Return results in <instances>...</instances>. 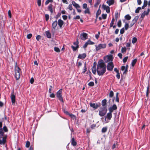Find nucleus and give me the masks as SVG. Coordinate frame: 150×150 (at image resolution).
<instances>
[{
    "label": "nucleus",
    "mask_w": 150,
    "mask_h": 150,
    "mask_svg": "<svg viewBox=\"0 0 150 150\" xmlns=\"http://www.w3.org/2000/svg\"><path fill=\"white\" fill-rule=\"evenodd\" d=\"M114 67V65L112 62H109L107 66V69L108 71H111L112 70Z\"/></svg>",
    "instance_id": "obj_9"
},
{
    "label": "nucleus",
    "mask_w": 150,
    "mask_h": 150,
    "mask_svg": "<svg viewBox=\"0 0 150 150\" xmlns=\"http://www.w3.org/2000/svg\"><path fill=\"white\" fill-rule=\"evenodd\" d=\"M115 2L114 0H109L107 1V3L108 4L109 6L113 5Z\"/></svg>",
    "instance_id": "obj_20"
},
{
    "label": "nucleus",
    "mask_w": 150,
    "mask_h": 150,
    "mask_svg": "<svg viewBox=\"0 0 150 150\" xmlns=\"http://www.w3.org/2000/svg\"><path fill=\"white\" fill-rule=\"evenodd\" d=\"M107 16V14H103L102 15V18L103 19H105L106 18Z\"/></svg>",
    "instance_id": "obj_51"
},
{
    "label": "nucleus",
    "mask_w": 150,
    "mask_h": 150,
    "mask_svg": "<svg viewBox=\"0 0 150 150\" xmlns=\"http://www.w3.org/2000/svg\"><path fill=\"white\" fill-rule=\"evenodd\" d=\"M48 10L50 11L51 14L53 13L52 5V4H50L48 7Z\"/></svg>",
    "instance_id": "obj_19"
},
{
    "label": "nucleus",
    "mask_w": 150,
    "mask_h": 150,
    "mask_svg": "<svg viewBox=\"0 0 150 150\" xmlns=\"http://www.w3.org/2000/svg\"><path fill=\"white\" fill-rule=\"evenodd\" d=\"M101 13V11L100 10V8H99V9L97 11L96 15V18L97 19L98 16Z\"/></svg>",
    "instance_id": "obj_24"
},
{
    "label": "nucleus",
    "mask_w": 150,
    "mask_h": 150,
    "mask_svg": "<svg viewBox=\"0 0 150 150\" xmlns=\"http://www.w3.org/2000/svg\"><path fill=\"white\" fill-rule=\"evenodd\" d=\"M7 141H0V145H5L6 147H7L6 142Z\"/></svg>",
    "instance_id": "obj_31"
},
{
    "label": "nucleus",
    "mask_w": 150,
    "mask_h": 150,
    "mask_svg": "<svg viewBox=\"0 0 150 150\" xmlns=\"http://www.w3.org/2000/svg\"><path fill=\"white\" fill-rule=\"evenodd\" d=\"M149 86L148 85L147 87V90L146 91V96L148 97L149 93Z\"/></svg>",
    "instance_id": "obj_40"
},
{
    "label": "nucleus",
    "mask_w": 150,
    "mask_h": 150,
    "mask_svg": "<svg viewBox=\"0 0 150 150\" xmlns=\"http://www.w3.org/2000/svg\"><path fill=\"white\" fill-rule=\"evenodd\" d=\"M137 61V59H135L134 60L132 61L131 62L132 66L133 67H134L136 64Z\"/></svg>",
    "instance_id": "obj_23"
},
{
    "label": "nucleus",
    "mask_w": 150,
    "mask_h": 150,
    "mask_svg": "<svg viewBox=\"0 0 150 150\" xmlns=\"http://www.w3.org/2000/svg\"><path fill=\"white\" fill-rule=\"evenodd\" d=\"M41 36L40 35H38L37 36L36 39L38 41H39L40 39H41Z\"/></svg>",
    "instance_id": "obj_64"
},
{
    "label": "nucleus",
    "mask_w": 150,
    "mask_h": 150,
    "mask_svg": "<svg viewBox=\"0 0 150 150\" xmlns=\"http://www.w3.org/2000/svg\"><path fill=\"white\" fill-rule=\"evenodd\" d=\"M106 47V44H100L96 47V51H98L101 49L105 48Z\"/></svg>",
    "instance_id": "obj_11"
},
{
    "label": "nucleus",
    "mask_w": 150,
    "mask_h": 150,
    "mask_svg": "<svg viewBox=\"0 0 150 150\" xmlns=\"http://www.w3.org/2000/svg\"><path fill=\"white\" fill-rule=\"evenodd\" d=\"M54 50L57 52H60V50L59 48L57 47H54Z\"/></svg>",
    "instance_id": "obj_38"
},
{
    "label": "nucleus",
    "mask_w": 150,
    "mask_h": 150,
    "mask_svg": "<svg viewBox=\"0 0 150 150\" xmlns=\"http://www.w3.org/2000/svg\"><path fill=\"white\" fill-rule=\"evenodd\" d=\"M125 32V29L124 28H122L120 30V33L121 34H123Z\"/></svg>",
    "instance_id": "obj_53"
},
{
    "label": "nucleus",
    "mask_w": 150,
    "mask_h": 150,
    "mask_svg": "<svg viewBox=\"0 0 150 150\" xmlns=\"http://www.w3.org/2000/svg\"><path fill=\"white\" fill-rule=\"evenodd\" d=\"M112 109L115 110L117 109V108L116 105L115 104H114L113 105L112 107H111Z\"/></svg>",
    "instance_id": "obj_42"
},
{
    "label": "nucleus",
    "mask_w": 150,
    "mask_h": 150,
    "mask_svg": "<svg viewBox=\"0 0 150 150\" xmlns=\"http://www.w3.org/2000/svg\"><path fill=\"white\" fill-rule=\"evenodd\" d=\"M57 23H58V25H59L60 28H62V26L64 24V21L61 19L58 20Z\"/></svg>",
    "instance_id": "obj_16"
},
{
    "label": "nucleus",
    "mask_w": 150,
    "mask_h": 150,
    "mask_svg": "<svg viewBox=\"0 0 150 150\" xmlns=\"http://www.w3.org/2000/svg\"><path fill=\"white\" fill-rule=\"evenodd\" d=\"M71 144L73 146H75L77 144L76 141H71Z\"/></svg>",
    "instance_id": "obj_60"
},
{
    "label": "nucleus",
    "mask_w": 150,
    "mask_h": 150,
    "mask_svg": "<svg viewBox=\"0 0 150 150\" xmlns=\"http://www.w3.org/2000/svg\"><path fill=\"white\" fill-rule=\"evenodd\" d=\"M109 112L112 114V113L113 112L114 110L112 109V108L111 107H110L109 108Z\"/></svg>",
    "instance_id": "obj_61"
},
{
    "label": "nucleus",
    "mask_w": 150,
    "mask_h": 150,
    "mask_svg": "<svg viewBox=\"0 0 150 150\" xmlns=\"http://www.w3.org/2000/svg\"><path fill=\"white\" fill-rule=\"evenodd\" d=\"M139 18V16H136L134 17L133 20L135 22H136Z\"/></svg>",
    "instance_id": "obj_47"
},
{
    "label": "nucleus",
    "mask_w": 150,
    "mask_h": 150,
    "mask_svg": "<svg viewBox=\"0 0 150 150\" xmlns=\"http://www.w3.org/2000/svg\"><path fill=\"white\" fill-rule=\"evenodd\" d=\"M21 73H15V77L17 80L19 79L20 77Z\"/></svg>",
    "instance_id": "obj_22"
},
{
    "label": "nucleus",
    "mask_w": 150,
    "mask_h": 150,
    "mask_svg": "<svg viewBox=\"0 0 150 150\" xmlns=\"http://www.w3.org/2000/svg\"><path fill=\"white\" fill-rule=\"evenodd\" d=\"M129 25L127 23H125V28L126 30H127L129 28Z\"/></svg>",
    "instance_id": "obj_41"
},
{
    "label": "nucleus",
    "mask_w": 150,
    "mask_h": 150,
    "mask_svg": "<svg viewBox=\"0 0 150 150\" xmlns=\"http://www.w3.org/2000/svg\"><path fill=\"white\" fill-rule=\"evenodd\" d=\"M137 41V39L136 37H134L132 40V42L133 44L135 43Z\"/></svg>",
    "instance_id": "obj_35"
},
{
    "label": "nucleus",
    "mask_w": 150,
    "mask_h": 150,
    "mask_svg": "<svg viewBox=\"0 0 150 150\" xmlns=\"http://www.w3.org/2000/svg\"><path fill=\"white\" fill-rule=\"evenodd\" d=\"M141 8L140 7H138L135 10V12L136 13H138L139 11L141 10Z\"/></svg>",
    "instance_id": "obj_45"
},
{
    "label": "nucleus",
    "mask_w": 150,
    "mask_h": 150,
    "mask_svg": "<svg viewBox=\"0 0 150 150\" xmlns=\"http://www.w3.org/2000/svg\"><path fill=\"white\" fill-rule=\"evenodd\" d=\"M2 122H0V138H2V139H0V141H6L7 137V135H4L3 131H2Z\"/></svg>",
    "instance_id": "obj_2"
},
{
    "label": "nucleus",
    "mask_w": 150,
    "mask_h": 150,
    "mask_svg": "<svg viewBox=\"0 0 150 150\" xmlns=\"http://www.w3.org/2000/svg\"><path fill=\"white\" fill-rule=\"evenodd\" d=\"M88 85L90 86H93L94 85V83L93 81H91L88 83Z\"/></svg>",
    "instance_id": "obj_50"
},
{
    "label": "nucleus",
    "mask_w": 150,
    "mask_h": 150,
    "mask_svg": "<svg viewBox=\"0 0 150 150\" xmlns=\"http://www.w3.org/2000/svg\"><path fill=\"white\" fill-rule=\"evenodd\" d=\"M125 19L127 20H130L131 18V16L129 14L126 15L125 16Z\"/></svg>",
    "instance_id": "obj_25"
},
{
    "label": "nucleus",
    "mask_w": 150,
    "mask_h": 150,
    "mask_svg": "<svg viewBox=\"0 0 150 150\" xmlns=\"http://www.w3.org/2000/svg\"><path fill=\"white\" fill-rule=\"evenodd\" d=\"M88 34L85 33L83 32L80 35V38L83 40L84 41L88 38Z\"/></svg>",
    "instance_id": "obj_7"
},
{
    "label": "nucleus",
    "mask_w": 150,
    "mask_h": 150,
    "mask_svg": "<svg viewBox=\"0 0 150 150\" xmlns=\"http://www.w3.org/2000/svg\"><path fill=\"white\" fill-rule=\"evenodd\" d=\"M114 57L112 55H107L106 57H104V59L105 63H107L108 62L112 61L113 60Z\"/></svg>",
    "instance_id": "obj_5"
},
{
    "label": "nucleus",
    "mask_w": 150,
    "mask_h": 150,
    "mask_svg": "<svg viewBox=\"0 0 150 150\" xmlns=\"http://www.w3.org/2000/svg\"><path fill=\"white\" fill-rule=\"evenodd\" d=\"M87 5L86 4H83V9H86L87 8Z\"/></svg>",
    "instance_id": "obj_56"
},
{
    "label": "nucleus",
    "mask_w": 150,
    "mask_h": 150,
    "mask_svg": "<svg viewBox=\"0 0 150 150\" xmlns=\"http://www.w3.org/2000/svg\"><path fill=\"white\" fill-rule=\"evenodd\" d=\"M86 56V54L85 53H83L82 54H79L78 57V58L79 59H85Z\"/></svg>",
    "instance_id": "obj_17"
},
{
    "label": "nucleus",
    "mask_w": 150,
    "mask_h": 150,
    "mask_svg": "<svg viewBox=\"0 0 150 150\" xmlns=\"http://www.w3.org/2000/svg\"><path fill=\"white\" fill-rule=\"evenodd\" d=\"M2 129V131L4 130V132H8V129L6 125H4Z\"/></svg>",
    "instance_id": "obj_28"
},
{
    "label": "nucleus",
    "mask_w": 150,
    "mask_h": 150,
    "mask_svg": "<svg viewBox=\"0 0 150 150\" xmlns=\"http://www.w3.org/2000/svg\"><path fill=\"white\" fill-rule=\"evenodd\" d=\"M107 100L105 99L103 100L101 102L102 107H107Z\"/></svg>",
    "instance_id": "obj_18"
},
{
    "label": "nucleus",
    "mask_w": 150,
    "mask_h": 150,
    "mask_svg": "<svg viewBox=\"0 0 150 150\" xmlns=\"http://www.w3.org/2000/svg\"><path fill=\"white\" fill-rule=\"evenodd\" d=\"M128 57L127 56L125 57L123 59V61L124 63H125L127 61V60L128 59Z\"/></svg>",
    "instance_id": "obj_49"
},
{
    "label": "nucleus",
    "mask_w": 150,
    "mask_h": 150,
    "mask_svg": "<svg viewBox=\"0 0 150 150\" xmlns=\"http://www.w3.org/2000/svg\"><path fill=\"white\" fill-rule=\"evenodd\" d=\"M100 110H99V115L101 117L104 116L106 114L107 109V107H101L100 108Z\"/></svg>",
    "instance_id": "obj_3"
},
{
    "label": "nucleus",
    "mask_w": 150,
    "mask_h": 150,
    "mask_svg": "<svg viewBox=\"0 0 150 150\" xmlns=\"http://www.w3.org/2000/svg\"><path fill=\"white\" fill-rule=\"evenodd\" d=\"M107 130V127H103L101 130L102 132V133H105V132Z\"/></svg>",
    "instance_id": "obj_27"
},
{
    "label": "nucleus",
    "mask_w": 150,
    "mask_h": 150,
    "mask_svg": "<svg viewBox=\"0 0 150 150\" xmlns=\"http://www.w3.org/2000/svg\"><path fill=\"white\" fill-rule=\"evenodd\" d=\"M119 17V15L118 12H117L115 13V17L116 20L117 21L118 17Z\"/></svg>",
    "instance_id": "obj_43"
},
{
    "label": "nucleus",
    "mask_w": 150,
    "mask_h": 150,
    "mask_svg": "<svg viewBox=\"0 0 150 150\" xmlns=\"http://www.w3.org/2000/svg\"><path fill=\"white\" fill-rule=\"evenodd\" d=\"M118 95L119 93L118 92H117L116 93L115 101L118 103H119V99L118 97Z\"/></svg>",
    "instance_id": "obj_29"
},
{
    "label": "nucleus",
    "mask_w": 150,
    "mask_h": 150,
    "mask_svg": "<svg viewBox=\"0 0 150 150\" xmlns=\"http://www.w3.org/2000/svg\"><path fill=\"white\" fill-rule=\"evenodd\" d=\"M62 89H59L57 92L56 96L59 100L62 103H64V102L62 96Z\"/></svg>",
    "instance_id": "obj_4"
},
{
    "label": "nucleus",
    "mask_w": 150,
    "mask_h": 150,
    "mask_svg": "<svg viewBox=\"0 0 150 150\" xmlns=\"http://www.w3.org/2000/svg\"><path fill=\"white\" fill-rule=\"evenodd\" d=\"M57 20L54 21L52 24V28L51 31L52 33L54 34L55 33L56 30V27L57 25Z\"/></svg>",
    "instance_id": "obj_6"
},
{
    "label": "nucleus",
    "mask_w": 150,
    "mask_h": 150,
    "mask_svg": "<svg viewBox=\"0 0 150 150\" xmlns=\"http://www.w3.org/2000/svg\"><path fill=\"white\" fill-rule=\"evenodd\" d=\"M10 97L12 105L14 104L16 101V96L14 95L13 92L11 94Z\"/></svg>",
    "instance_id": "obj_12"
},
{
    "label": "nucleus",
    "mask_w": 150,
    "mask_h": 150,
    "mask_svg": "<svg viewBox=\"0 0 150 150\" xmlns=\"http://www.w3.org/2000/svg\"><path fill=\"white\" fill-rule=\"evenodd\" d=\"M8 17L9 18H11V11L10 10H9L8 11Z\"/></svg>",
    "instance_id": "obj_54"
},
{
    "label": "nucleus",
    "mask_w": 150,
    "mask_h": 150,
    "mask_svg": "<svg viewBox=\"0 0 150 150\" xmlns=\"http://www.w3.org/2000/svg\"><path fill=\"white\" fill-rule=\"evenodd\" d=\"M86 42L88 43V45H93L94 44V43L91 41L90 40H88Z\"/></svg>",
    "instance_id": "obj_36"
},
{
    "label": "nucleus",
    "mask_w": 150,
    "mask_h": 150,
    "mask_svg": "<svg viewBox=\"0 0 150 150\" xmlns=\"http://www.w3.org/2000/svg\"><path fill=\"white\" fill-rule=\"evenodd\" d=\"M102 7L104 10H106L107 13H108L110 12V8L109 6L103 4L102 5Z\"/></svg>",
    "instance_id": "obj_14"
},
{
    "label": "nucleus",
    "mask_w": 150,
    "mask_h": 150,
    "mask_svg": "<svg viewBox=\"0 0 150 150\" xmlns=\"http://www.w3.org/2000/svg\"><path fill=\"white\" fill-rule=\"evenodd\" d=\"M112 117V114L109 112H108L106 115L105 117V120L106 121V119H108L109 120H110Z\"/></svg>",
    "instance_id": "obj_15"
},
{
    "label": "nucleus",
    "mask_w": 150,
    "mask_h": 150,
    "mask_svg": "<svg viewBox=\"0 0 150 150\" xmlns=\"http://www.w3.org/2000/svg\"><path fill=\"white\" fill-rule=\"evenodd\" d=\"M127 49L126 47H122L121 49V52L122 53H125L126 52Z\"/></svg>",
    "instance_id": "obj_26"
},
{
    "label": "nucleus",
    "mask_w": 150,
    "mask_h": 150,
    "mask_svg": "<svg viewBox=\"0 0 150 150\" xmlns=\"http://www.w3.org/2000/svg\"><path fill=\"white\" fill-rule=\"evenodd\" d=\"M30 145V142L29 141H27V142L26 143L25 146L27 147L28 148L29 147Z\"/></svg>",
    "instance_id": "obj_55"
},
{
    "label": "nucleus",
    "mask_w": 150,
    "mask_h": 150,
    "mask_svg": "<svg viewBox=\"0 0 150 150\" xmlns=\"http://www.w3.org/2000/svg\"><path fill=\"white\" fill-rule=\"evenodd\" d=\"M32 36V34L31 33L27 35V38L28 39H30Z\"/></svg>",
    "instance_id": "obj_57"
},
{
    "label": "nucleus",
    "mask_w": 150,
    "mask_h": 150,
    "mask_svg": "<svg viewBox=\"0 0 150 150\" xmlns=\"http://www.w3.org/2000/svg\"><path fill=\"white\" fill-rule=\"evenodd\" d=\"M68 115L70 116L71 118H73L74 117H75L76 116L73 115L71 113H69V114Z\"/></svg>",
    "instance_id": "obj_63"
},
{
    "label": "nucleus",
    "mask_w": 150,
    "mask_h": 150,
    "mask_svg": "<svg viewBox=\"0 0 150 150\" xmlns=\"http://www.w3.org/2000/svg\"><path fill=\"white\" fill-rule=\"evenodd\" d=\"M79 42L78 39H77L76 40V41L74 42V45H76V46H79Z\"/></svg>",
    "instance_id": "obj_37"
},
{
    "label": "nucleus",
    "mask_w": 150,
    "mask_h": 150,
    "mask_svg": "<svg viewBox=\"0 0 150 150\" xmlns=\"http://www.w3.org/2000/svg\"><path fill=\"white\" fill-rule=\"evenodd\" d=\"M71 47L72 48L73 51H75L77 50V49L79 48V46H76V47H75L73 46H71Z\"/></svg>",
    "instance_id": "obj_32"
},
{
    "label": "nucleus",
    "mask_w": 150,
    "mask_h": 150,
    "mask_svg": "<svg viewBox=\"0 0 150 150\" xmlns=\"http://www.w3.org/2000/svg\"><path fill=\"white\" fill-rule=\"evenodd\" d=\"M106 65L102 59L100 60L98 62L96 71L98 74L99 76H102L106 71Z\"/></svg>",
    "instance_id": "obj_1"
},
{
    "label": "nucleus",
    "mask_w": 150,
    "mask_h": 150,
    "mask_svg": "<svg viewBox=\"0 0 150 150\" xmlns=\"http://www.w3.org/2000/svg\"><path fill=\"white\" fill-rule=\"evenodd\" d=\"M71 3L76 8L77 12L79 13H81V10L80 9H78V8H79L80 7L79 4L76 3L74 1H72Z\"/></svg>",
    "instance_id": "obj_10"
},
{
    "label": "nucleus",
    "mask_w": 150,
    "mask_h": 150,
    "mask_svg": "<svg viewBox=\"0 0 150 150\" xmlns=\"http://www.w3.org/2000/svg\"><path fill=\"white\" fill-rule=\"evenodd\" d=\"M117 73V74L116 75V77L118 79H119L120 78V74L119 72H118V73Z\"/></svg>",
    "instance_id": "obj_62"
},
{
    "label": "nucleus",
    "mask_w": 150,
    "mask_h": 150,
    "mask_svg": "<svg viewBox=\"0 0 150 150\" xmlns=\"http://www.w3.org/2000/svg\"><path fill=\"white\" fill-rule=\"evenodd\" d=\"M72 5V4H70L68 7V8L71 11L73 9Z\"/></svg>",
    "instance_id": "obj_46"
},
{
    "label": "nucleus",
    "mask_w": 150,
    "mask_h": 150,
    "mask_svg": "<svg viewBox=\"0 0 150 150\" xmlns=\"http://www.w3.org/2000/svg\"><path fill=\"white\" fill-rule=\"evenodd\" d=\"M89 105L90 107L93 108L94 110H96L100 106V103L95 104V103H93L91 102H90L89 103Z\"/></svg>",
    "instance_id": "obj_8"
},
{
    "label": "nucleus",
    "mask_w": 150,
    "mask_h": 150,
    "mask_svg": "<svg viewBox=\"0 0 150 150\" xmlns=\"http://www.w3.org/2000/svg\"><path fill=\"white\" fill-rule=\"evenodd\" d=\"M114 95V93L113 91H111L109 93V97L110 98L112 97Z\"/></svg>",
    "instance_id": "obj_39"
},
{
    "label": "nucleus",
    "mask_w": 150,
    "mask_h": 150,
    "mask_svg": "<svg viewBox=\"0 0 150 150\" xmlns=\"http://www.w3.org/2000/svg\"><path fill=\"white\" fill-rule=\"evenodd\" d=\"M45 16L46 21H47L49 19V16L48 14H46Z\"/></svg>",
    "instance_id": "obj_48"
},
{
    "label": "nucleus",
    "mask_w": 150,
    "mask_h": 150,
    "mask_svg": "<svg viewBox=\"0 0 150 150\" xmlns=\"http://www.w3.org/2000/svg\"><path fill=\"white\" fill-rule=\"evenodd\" d=\"M45 33L47 37L49 38H51V34L49 31L48 30L45 32Z\"/></svg>",
    "instance_id": "obj_21"
},
{
    "label": "nucleus",
    "mask_w": 150,
    "mask_h": 150,
    "mask_svg": "<svg viewBox=\"0 0 150 150\" xmlns=\"http://www.w3.org/2000/svg\"><path fill=\"white\" fill-rule=\"evenodd\" d=\"M53 2V0H47L45 2V5H47L50 2Z\"/></svg>",
    "instance_id": "obj_44"
},
{
    "label": "nucleus",
    "mask_w": 150,
    "mask_h": 150,
    "mask_svg": "<svg viewBox=\"0 0 150 150\" xmlns=\"http://www.w3.org/2000/svg\"><path fill=\"white\" fill-rule=\"evenodd\" d=\"M84 12L85 14L88 13V14H90V13L89 9L88 8H86V9L84 11Z\"/></svg>",
    "instance_id": "obj_33"
},
{
    "label": "nucleus",
    "mask_w": 150,
    "mask_h": 150,
    "mask_svg": "<svg viewBox=\"0 0 150 150\" xmlns=\"http://www.w3.org/2000/svg\"><path fill=\"white\" fill-rule=\"evenodd\" d=\"M133 20H132L130 23V27H132V26H133L134 24L136 23Z\"/></svg>",
    "instance_id": "obj_52"
},
{
    "label": "nucleus",
    "mask_w": 150,
    "mask_h": 150,
    "mask_svg": "<svg viewBox=\"0 0 150 150\" xmlns=\"http://www.w3.org/2000/svg\"><path fill=\"white\" fill-rule=\"evenodd\" d=\"M117 25L118 27H120L122 25L121 21L120 20H119L117 23Z\"/></svg>",
    "instance_id": "obj_34"
},
{
    "label": "nucleus",
    "mask_w": 150,
    "mask_h": 150,
    "mask_svg": "<svg viewBox=\"0 0 150 150\" xmlns=\"http://www.w3.org/2000/svg\"><path fill=\"white\" fill-rule=\"evenodd\" d=\"M148 4V1L147 0H144V2L143 5L145 6H146Z\"/></svg>",
    "instance_id": "obj_58"
},
{
    "label": "nucleus",
    "mask_w": 150,
    "mask_h": 150,
    "mask_svg": "<svg viewBox=\"0 0 150 150\" xmlns=\"http://www.w3.org/2000/svg\"><path fill=\"white\" fill-rule=\"evenodd\" d=\"M100 3V0H97L96 3L95 4L94 6L95 7H97Z\"/></svg>",
    "instance_id": "obj_30"
},
{
    "label": "nucleus",
    "mask_w": 150,
    "mask_h": 150,
    "mask_svg": "<svg viewBox=\"0 0 150 150\" xmlns=\"http://www.w3.org/2000/svg\"><path fill=\"white\" fill-rule=\"evenodd\" d=\"M61 14L60 13H58L57 15L55 16V18L57 20L61 16Z\"/></svg>",
    "instance_id": "obj_59"
},
{
    "label": "nucleus",
    "mask_w": 150,
    "mask_h": 150,
    "mask_svg": "<svg viewBox=\"0 0 150 150\" xmlns=\"http://www.w3.org/2000/svg\"><path fill=\"white\" fill-rule=\"evenodd\" d=\"M14 70L15 73H21V69L17 65V62L15 63V66L14 67Z\"/></svg>",
    "instance_id": "obj_13"
}]
</instances>
